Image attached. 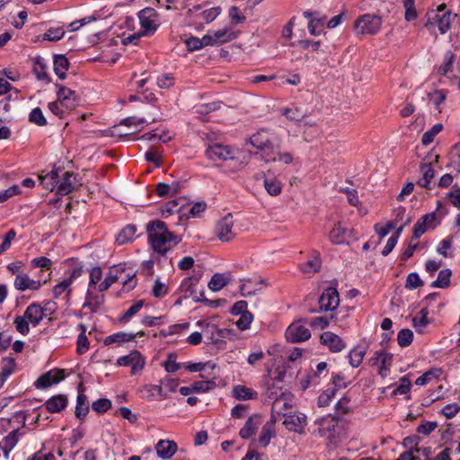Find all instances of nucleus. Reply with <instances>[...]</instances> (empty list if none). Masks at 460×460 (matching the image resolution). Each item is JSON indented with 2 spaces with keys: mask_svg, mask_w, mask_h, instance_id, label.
I'll return each instance as SVG.
<instances>
[{
  "mask_svg": "<svg viewBox=\"0 0 460 460\" xmlns=\"http://www.w3.org/2000/svg\"><path fill=\"white\" fill-rule=\"evenodd\" d=\"M16 289L24 291L26 289L38 290L40 287L39 280L31 279L27 274H17L13 283Z\"/></svg>",
  "mask_w": 460,
  "mask_h": 460,
  "instance_id": "nucleus-22",
  "label": "nucleus"
},
{
  "mask_svg": "<svg viewBox=\"0 0 460 460\" xmlns=\"http://www.w3.org/2000/svg\"><path fill=\"white\" fill-rule=\"evenodd\" d=\"M366 353H367V349L363 346L358 345V346L353 348L348 355V358H349L350 366L352 367H359L363 361V358H364Z\"/></svg>",
  "mask_w": 460,
  "mask_h": 460,
  "instance_id": "nucleus-31",
  "label": "nucleus"
},
{
  "mask_svg": "<svg viewBox=\"0 0 460 460\" xmlns=\"http://www.w3.org/2000/svg\"><path fill=\"white\" fill-rule=\"evenodd\" d=\"M75 176L73 172H64L59 180L57 188V193L59 195H68L75 190Z\"/></svg>",
  "mask_w": 460,
  "mask_h": 460,
  "instance_id": "nucleus-21",
  "label": "nucleus"
},
{
  "mask_svg": "<svg viewBox=\"0 0 460 460\" xmlns=\"http://www.w3.org/2000/svg\"><path fill=\"white\" fill-rule=\"evenodd\" d=\"M205 154L209 160L226 161L234 160L238 155V150L230 146L217 143L210 145Z\"/></svg>",
  "mask_w": 460,
  "mask_h": 460,
  "instance_id": "nucleus-7",
  "label": "nucleus"
},
{
  "mask_svg": "<svg viewBox=\"0 0 460 460\" xmlns=\"http://www.w3.org/2000/svg\"><path fill=\"white\" fill-rule=\"evenodd\" d=\"M64 378V375L60 370L49 371L41 375L35 382V386L40 389L47 388L54 384L58 383Z\"/></svg>",
  "mask_w": 460,
  "mask_h": 460,
  "instance_id": "nucleus-20",
  "label": "nucleus"
},
{
  "mask_svg": "<svg viewBox=\"0 0 460 460\" xmlns=\"http://www.w3.org/2000/svg\"><path fill=\"white\" fill-rule=\"evenodd\" d=\"M264 286V280H260L258 282L247 281L240 286L241 295L243 296H249L254 295L257 291L261 290Z\"/></svg>",
  "mask_w": 460,
  "mask_h": 460,
  "instance_id": "nucleus-41",
  "label": "nucleus"
},
{
  "mask_svg": "<svg viewBox=\"0 0 460 460\" xmlns=\"http://www.w3.org/2000/svg\"><path fill=\"white\" fill-rule=\"evenodd\" d=\"M234 219L231 214L224 217L217 226V236L222 242H229L234 237Z\"/></svg>",
  "mask_w": 460,
  "mask_h": 460,
  "instance_id": "nucleus-16",
  "label": "nucleus"
},
{
  "mask_svg": "<svg viewBox=\"0 0 460 460\" xmlns=\"http://www.w3.org/2000/svg\"><path fill=\"white\" fill-rule=\"evenodd\" d=\"M58 100L65 108L73 109L76 105V94L74 91L65 86H60L58 91Z\"/></svg>",
  "mask_w": 460,
  "mask_h": 460,
  "instance_id": "nucleus-23",
  "label": "nucleus"
},
{
  "mask_svg": "<svg viewBox=\"0 0 460 460\" xmlns=\"http://www.w3.org/2000/svg\"><path fill=\"white\" fill-rule=\"evenodd\" d=\"M4 366L0 371V389L13 371L14 361L13 358H4Z\"/></svg>",
  "mask_w": 460,
  "mask_h": 460,
  "instance_id": "nucleus-42",
  "label": "nucleus"
},
{
  "mask_svg": "<svg viewBox=\"0 0 460 460\" xmlns=\"http://www.w3.org/2000/svg\"><path fill=\"white\" fill-rule=\"evenodd\" d=\"M315 16L311 19L308 22V31L311 35H320L323 31L325 16L321 15L318 12H315Z\"/></svg>",
  "mask_w": 460,
  "mask_h": 460,
  "instance_id": "nucleus-32",
  "label": "nucleus"
},
{
  "mask_svg": "<svg viewBox=\"0 0 460 460\" xmlns=\"http://www.w3.org/2000/svg\"><path fill=\"white\" fill-rule=\"evenodd\" d=\"M413 333L410 329H402L398 332L397 341L401 347H407L412 342Z\"/></svg>",
  "mask_w": 460,
  "mask_h": 460,
  "instance_id": "nucleus-53",
  "label": "nucleus"
},
{
  "mask_svg": "<svg viewBox=\"0 0 460 460\" xmlns=\"http://www.w3.org/2000/svg\"><path fill=\"white\" fill-rule=\"evenodd\" d=\"M275 420L271 419L267 421L261 428V431L259 437V443L261 447H266L272 438L275 437Z\"/></svg>",
  "mask_w": 460,
  "mask_h": 460,
  "instance_id": "nucleus-28",
  "label": "nucleus"
},
{
  "mask_svg": "<svg viewBox=\"0 0 460 460\" xmlns=\"http://www.w3.org/2000/svg\"><path fill=\"white\" fill-rule=\"evenodd\" d=\"M141 28L144 30L141 32L144 36H148L154 33L157 29V14L153 8H145L138 13Z\"/></svg>",
  "mask_w": 460,
  "mask_h": 460,
  "instance_id": "nucleus-10",
  "label": "nucleus"
},
{
  "mask_svg": "<svg viewBox=\"0 0 460 460\" xmlns=\"http://www.w3.org/2000/svg\"><path fill=\"white\" fill-rule=\"evenodd\" d=\"M21 434L19 429L13 430L3 439V452L5 458H8L9 453L15 447L19 441Z\"/></svg>",
  "mask_w": 460,
  "mask_h": 460,
  "instance_id": "nucleus-29",
  "label": "nucleus"
},
{
  "mask_svg": "<svg viewBox=\"0 0 460 460\" xmlns=\"http://www.w3.org/2000/svg\"><path fill=\"white\" fill-rule=\"evenodd\" d=\"M221 13V9L219 7H212L207 9L198 14V16L206 23H209L213 22Z\"/></svg>",
  "mask_w": 460,
  "mask_h": 460,
  "instance_id": "nucleus-52",
  "label": "nucleus"
},
{
  "mask_svg": "<svg viewBox=\"0 0 460 460\" xmlns=\"http://www.w3.org/2000/svg\"><path fill=\"white\" fill-rule=\"evenodd\" d=\"M382 19L376 14H363L354 22V29L358 35H373L379 31Z\"/></svg>",
  "mask_w": 460,
  "mask_h": 460,
  "instance_id": "nucleus-6",
  "label": "nucleus"
},
{
  "mask_svg": "<svg viewBox=\"0 0 460 460\" xmlns=\"http://www.w3.org/2000/svg\"><path fill=\"white\" fill-rule=\"evenodd\" d=\"M53 65L56 75L60 79H64L66 77V72L69 66L67 58L63 55L55 56Z\"/></svg>",
  "mask_w": 460,
  "mask_h": 460,
  "instance_id": "nucleus-33",
  "label": "nucleus"
},
{
  "mask_svg": "<svg viewBox=\"0 0 460 460\" xmlns=\"http://www.w3.org/2000/svg\"><path fill=\"white\" fill-rule=\"evenodd\" d=\"M289 407H291L289 395L286 394H281L274 400L272 404V409L277 411H281L283 408Z\"/></svg>",
  "mask_w": 460,
  "mask_h": 460,
  "instance_id": "nucleus-51",
  "label": "nucleus"
},
{
  "mask_svg": "<svg viewBox=\"0 0 460 460\" xmlns=\"http://www.w3.org/2000/svg\"><path fill=\"white\" fill-rule=\"evenodd\" d=\"M168 293V288L160 279H156L152 288V295L155 297H164Z\"/></svg>",
  "mask_w": 460,
  "mask_h": 460,
  "instance_id": "nucleus-60",
  "label": "nucleus"
},
{
  "mask_svg": "<svg viewBox=\"0 0 460 460\" xmlns=\"http://www.w3.org/2000/svg\"><path fill=\"white\" fill-rule=\"evenodd\" d=\"M443 125L441 123L435 124L429 130L426 131L421 138L423 145L427 146L433 142L434 137L442 131Z\"/></svg>",
  "mask_w": 460,
  "mask_h": 460,
  "instance_id": "nucleus-48",
  "label": "nucleus"
},
{
  "mask_svg": "<svg viewBox=\"0 0 460 460\" xmlns=\"http://www.w3.org/2000/svg\"><path fill=\"white\" fill-rule=\"evenodd\" d=\"M59 169H53L44 176H40L41 184L45 189L53 190L59 181Z\"/></svg>",
  "mask_w": 460,
  "mask_h": 460,
  "instance_id": "nucleus-35",
  "label": "nucleus"
},
{
  "mask_svg": "<svg viewBox=\"0 0 460 460\" xmlns=\"http://www.w3.org/2000/svg\"><path fill=\"white\" fill-rule=\"evenodd\" d=\"M29 121L39 126L43 127L47 125V119L40 108H34L29 114Z\"/></svg>",
  "mask_w": 460,
  "mask_h": 460,
  "instance_id": "nucleus-50",
  "label": "nucleus"
},
{
  "mask_svg": "<svg viewBox=\"0 0 460 460\" xmlns=\"http://www.w3.org/2000/svg\"><path fill=\"white\" fill-rule=\"evenodd\" d=\"M379 366H378V373L382 376H386L390 372V367L393 361V355L387 352L383 351V353H379Z\"/></svg>",
  "mask_w": 460,
  "mask_h": 460,
  "instance_id": "nucleus-40",
  "label": "nucleus"
},
{
  "mask_svg": "<svg viewBox=\"0 0 460 460\" xmlns=\"http://www.w3.org/2000/svg\"><path fill=\"white\" fill-rule=\"evenodd\" d=\"M204 40H205V35L201 39L197 38V37H190V38L187 39L185 40V44H186L188 50L196 51V50L202 49L203 47H207L208 45L205 44V41H203Z\"/></svg>",
  "mask_w": 460,
  "mask_h": 460,
  "instance_id": "nucleus-54",
  "label": "nucleus"
},
{
  "mask_svg": "<svg viewBox=\"0 0 460 460\" xmlns=\"http://www.w3.org/2000/svg\"><path fill=\"white\" fill-rule=\"evenodd\" d=\"M65 35V31L62 27L49 28L42 36L44 40L58 41Z\"/></svg>",
  "mask_w": 460,
  "mask_h": 460,
  "instance_id": "nucleus-49",
  "label": "nucleus"
},
{
  "mask_svg": "<svg viewBox=\"0 0 460 460\" xmlns=\"http://www.w3.org/2000/svg\"><path fill=\"white\" fill-rule=\"evenodd\" d=\"M311 337V332L300 322L291 323L286 330V338L292 343H297L307 341Z\"/></svg>",
  "mask_w": 460,
  "mask_h": 460,
  "instance_id": "nucleus-11",
  "label": "nucleus"
},
{
  "mask_svg": "<svg viewBox=\"0 0 460 460\" xmlns=\"http://www.w3.org/2000/svg\"><path fill=\"white\" fill-rule=\"evenodd\" d=\"M233 396L237 400H250L257 396V393L244 385H235L232 390Z\"/></svg>",
  "mask_w": 460,
  "mask_h": 460,
  "instance_id": "nucleus-36",
  "label": "nucleus"
},
{
  "mask_svg": "<svg viewBox=\"0 0 460 460\" xmlns=\"http://www.w3.org/2000/svg\"><path fill=\"white\" fill-rule=\"evenodd\" d=\"M440 374H441V369H439V368H433V369L428 370L427 372H425L423 375H421L420 376H419L416 379L415 384L420 386L425 385L431 380L438 379L439 377Z\"/></svg>",
  "mask_w": 460,
  "mask_h": 460,
  "instance_id": "nucleus-43",
  "label": "nucleus"
},
{
  "mask_svg": "<svg viewBox=\"0 0 460 460\" xmlns=\"http://www.w3.org/2000/svg\"><path fill=\"white\" fill-rule=\"evenodd\" d=\"M264 187L271 196H278L281 192V183L275 178L266 177L264 179Z\"/></svg>",
  "mask_w": 460,
  "mask_h": 460,
  "instance_id": "nucleus-45",
  "label": "nucleus"
},
{
  "mask_svg": "<svg viewBox=\"0 0 460 460\" xmlns=\"http://www.w3.org/2000/svg\"><path fill=\"white\" fill-rule=\"evenodd\" d=\"M135 338H136V335L134 333H127V332H116V333L107 336L104 339L103 343H104V345H111L113 343L121 344V343L132 341H134Z\"/></svg>",
  "mask_w": 460,
  "mask_h": 460,
  "instance_id": "nucleus-30",
  "label": "nucleus"
},
{
  "mask_svg": "<svg viewBox=\"0 0 460 460\" xmlns=\"http://www.w3.org/2000/svg\"><path fill=\"white\" fill-rule=\"evenodd\" d=\"M352 233L351 230L346 229L339 223L334 226L329 234V239L332 243L341 244L347 242L348 237Z\"/></svg>",
  "mask_w": 460,
  "mask_h": 460,
  "instance_id": "nucleus-26",
  "label": "nucleus"
},
{
  "mask_svg": "<svg viewBox=\"0 0 460 460\" xmlns=\"http://www.w3.org/2000/svg\"><path fill=\"white\" fill-rule=\"evenodd\" d=\"M320 311H333L340 303L339 293L334 288H327L319 297Z\"/></svg>",
  "mask_w": 460,
  "mask_h": 460,
  "instance_id": "nucleus-12",
  "label": "nucleus"
},
{
  "mask_svg": "<svg viewBox=\"0 0 460 460\" xmlns=\"http://www.w3.org/2000/svg\"><path fill=\"white\" fill-rule=\"evenodd\" d=\"M144 305V300H138L125 312L123 316L120 318V321L128 322L132 316H134L137 313H138L141 310Z\"/></svg>",
  "mask_w": 460,
  "mask_h": 460,
  "instance_id": "nucleus-58",
  "label": "nucleus"
},
{
  "mask_svg": "<svg viewBox=\"0 0 460 460\" xmlns=\"http://www.w3.org/2000/svg\"><path fill=\"white\" fill-rule=\"evenodd\" d=\"M450 165L460 172V141L452 146L449 152Z\"/></svg>",
  "mask_w": 460,
  "mask_h": 460,
  "instance_id": "nucleus-47",
  "label": "nucleus"
},
{
  "mask_svg": "<svg viewBox=\"0 0 460 460\" xmlns=\"http://www.w3.org/2000/svg\"><path fill=\"white\" fill-rule=\"evenodd\" d=\"M283 424L289 431L302 434L305 432L306 426V416L301 412L292 414L284 413Z\"/></svg>",
  "mask_w": 460,
  "mask_h": 460,
  "instance_id": "nucleus-15",
  "label": "nucleus"
},
{
  "mask_svg": "<svg viewBox=\"0 0 460 460\" xmlns=\"http://www.w3.org/2000/svg\"><path fill=\"white\" fill-rule=\"evenodd\" d=\"M451 274V270L448 269L440 270L437 279L431 283V287L439 288L447 287L450 282Z\"/></svg>",
  "mask_w": 460,
  "mask_h": 460,
  "instance_id": "nucleus-44",
  "label": "nucleus"
},
{
  "mask_svg": "<svg viewBox=\"0 0 460 460\" xmlns=\"http://www.w3.org/2000/svg\"><path fill=\"white\" fill-rule=\"evenodd\" d=\"M122 282L126 291L132 290L137 285L135 274L126 273L125 266L119 264L112 266L104 280L98 286L99 292L106 291L113 283Z\"/></svg>",
  "mask_w": 460,
  "mask_h": 460,
  "instance_id": "nucleus-3",
  "label": "nucleus"
},
{
  "mask_svg": "<svg viewBox=\"0 0 460 460\" xmlns=\"http://www.w3.org/2000/svg\"><path fill=\"white\" fill-rule=\"evenodd\" d=\"M67 405V398L63 394L52 396L45 402L46 410L49 412H60Z\"/></svg>",
  "mask_w": 460,
  "mask_h": 460,
  "instance_id": "nucleus-27",
  "label": "nucleus"
},
{
  "mask_svg": "<svg viewBox=\"0 0 460 460\" xmlns=\"http://www.w3.org/2000/svg\"><path fill=\"white\" fill-rule=\"evenodd\" d=\"M156 191L159 196L164 197L166 195H174L177 192V185H169L164 182H160L156 186Z\"/></svg>",
  "mask_w": 460,
  "mask_h": 460,
  "instance_id": "nucleus-57",
  "label": "nucleus"
},
{
  "mask_svg": "<svg viewBox=\"0 0 460 460\" xmlns=\"http://www.w3.org/2000/svg\"><path fill=\"white\" fill-rule=\"evenodd\" d=\"M104 304L103 295H95L92 292V288L87 289L84 308H88L92 313H97Z\"/></svg>",
  "mask_w": 460,
  "mask_h": 460,
  "instance_id": "nucleus-25",
  "label": "nucleus"
},
{
  "mask_svg": "<svg viewBox=\"0 0 460 460\" xmlns=\"http://www.w3.org/2000/svg\"><path fill=\"white\" fill-rule=\"evenodd\" d=\"M338 423V419L331 415L318 419L315 421V424L318 425V435L327 438H334Z\"/></svg>",
  "mask_w": 460,
  "mask_h": 460,
  "instance_id": "nucleus-13",
  "label": "nucleus"
},
{
  "mask_svg": "<svg viewBox=\"0 0 460 460\" xmlns=\"http://www.w3.org/2000/svg\"><path fill=\"white\" fill-rule=\"evenodd\" d=\"M178 446L172 440L161 439L155 445L157 456L164 460L170 459L177 451Z\"/></svg>",
  "mask_w": 460,
  "mask_h": 460,
  "instance_id": "nucleus-19",
  "label": "nucleus"
},
{
  "mask_svg": "<svg viewBox=\"0 0 460 460\" xmlns=\"http://www.w3.org/2000/svg\"><path fill=\"white\" fill-rule=\"evenodd\" d=\"M420 172L422 177L418 181V184L423 188L430 189L429 184L434 178V170L430 164H425L420 166Z\"/></svg>",
  "mask_w": 460,
  "mask_h": 460,
  "instance_id": "nucleus-38",
  "label": "nucleus"
},
{
  "mask_svg": "<svg viewBox=\"0 0 460 460\" xmlns=\"http://www.w3.org/2000/svg\"><path fill=\"white\" fill-rule=\"evenodd\" d=\"M252 318V314L250 312H243L236 321V326L240 330H246L250 327Z\"/></svg>",
  "mask_w": 460,
  "mask_h": 460,
  "instance_id": "nucleus-63",
  "label": "nucleus"
},
{
  "mask_svg": "<svg viewBox=\"0 0 460 460\" xmlns=\"http://www.w3.org/2000/svg\"><path fill=\"white\" fill-rule=\"evenodd\" d=\"M111 407V402L109 399L102 398L93 402L92 408L98 413H104Z\"/></svg>",
  "mask_w": 460,
  "mask_h": 460,
  "instance_id": "nucleus-56",
  "label": "nucleus"
},
{
  "mask_svg": "<svg viewBox=\"0 0 460 460\" xmlns=\"http://www.w3.org/2000/svg\"><path fill=\"white\" fill-rule=\"evenodd\" d=\"M88 411L89 404L87 402V397L84 394V387L83 384H80L78 386V395L76 398L75 416L78 419H84Z\"/></svg>",
  "mask_w": 460,
  "mask_h": 460,
  "instance_id": "nucleus-24",
  "label": "nucleus"
},
{
  "mask_svg": "<svg viewBox=\"0 0 460 460\" xmlns=\"http://www.w3.org/2000/svg\"><path fill=\"white\" fill-rule=\"evenodd\" d=\"M261 424V416L260 414H253L250 416L245 421L244 426L239 431L240 437L243 439L250 438L255 435Z\"/></svg>",
  "mask_w": 460,
  "mask_h": 460,
  "instance_id": "nucleus-18",
  "label": "nucleus"
},
{
  "mask_svg": "<svg viewBox=\"0 0 460 460\" xmlns=\"http://www.w3.org/2000/svg\"><path fill=\"white\" fill-rule=\"evenodd\" d=\"M236 38V33L229 28H224L205 35L206 45L214 46L229 42Z\"/></svg>",
  "mask_w": 460,
  "mask_h": 460,
  "instance_id": "nucleus-14",
  "label": "nucleus"
},
{
  "mask_svg": "<svg viewBox=\"0 0 460 460\" xmlns=\"http://www.w3.org/2000/svg\"><path fill=\"white\" fill-rule=\"evenodd\" d=\"M148 241L153 250L160 254H165L170 249L181 242V238L170 232L164 222L152 221L147 224Z\"/></svg>",
  "mask_w": 460,
  "mask_h": 460,
  "instance_id": "nucleus-1",
  "label": "nucleus"
},
{
  "mask_svg": "<svg viewBox=\"0 0 460 460\" xmlns=\"http://www.w3.org/2000/svg\"><path fill=\"white\" fill-rule=\"evenodd\" d=\"M460 411V406L457 403L447 404L443 407L440 413L443 414L447 419L454 418Z\"/></svg>",
  "mask_w": 460,
  "mask_h": 460,
  "instance_id": "nucleus-64",
  "label": "nucleus"
},
{
  "mask_svg": "<svg viewBox=\"0 0 460 460\" xmlns=\"http://www.w3.org/2000/svg\"><path fill=\"white\" fill-rule=\"evenodd\" d=\"M230 275L227 274H220L216 273L212 276L210 281L208 282V288L212 291H218L222 289L230 280Z\"/></svg>",
  "mask_w": 460,
  "mask_h": 460,
  "instance_id": "nucleus-37",
  "label": "nucleus"
},
{
  "mask_svg": "<svg viewBox=\"0 0 460 460\" xmlns=\"http://www.w3.org/2000/svg\"><path fill=\"white\" fill-rule=\"evenodd\" d=\"M137 227L134 225H128L125 226L118 234L116 243L119 245H123L128 242H131L136 235Z\"/></svg>",
  "mask_w": 460,
  "mask_h": 460,
  "instance_id": "nucleus-34",
  "label": "nucleus"
},
{
  "mask_svg": "<svg viewBox=\"0 0 460 460\" xmlns=\"http://www.w3.org/2000/svg\"><path fill=\"white\" fill-rule=\"evenodd\" d=\"M250 144L258 151L256 155L265 163L277 161V155L280 149V140L276 133L270 130L261 129L250 137Z\"/></svg>",
  "mask_w": 460,
  "mask_h": 460,
  "instance_id": "nucleus-2",
  "label": "nucleus"
},
{
  "mask_svg": "<svg viewBox=\"0 0 460 460\" xmlns=\"http://www.w3.org/2000/svg\"><path fill=\"white\" fill-rule=\"evenodd\" d=\"M83 272H84V270H83L82 266H77V267L74 268L67 278L64 279L61 282H59L53 288L54 298H58L63 294H66L68 296L72 291V289L70 288L72 283L76 279L81 277Z\"/></svg>",
  "mask_w": 460,
  "mask_h": 460,
  "instance_id": "nucleus-9",
  "label": "nucleus"
},
{
  "mask_svg": "<svg viewBox=\"0 0 460 460\" xmlns=\"http://www.w3.org/2000/svg\"><path fill=\"white\" fill-rule=\"evenodd\" d=\"M456 15L452 12L438 13V11H428L424 27L430 32L435 33L436 28L441 34H445L450 29L451 23Z\"/></svg>",
  "mask_w": 460,
  "mask_h": 460,
  "instance_id": "nucleus-5",
  "label": "nucleus"
},
{
  "mask_svg": "<svg viewBox=\"0 0 460 460\" xmlns=\"http://www.w3.org/2000/svg\"><path fill=\"white\" fill-rule=\"evenodd\" d=\"M44 316L45 309L39 303H32L26 308L23 315H17L14 318L13 323L18 332L27 335L30 332L29 324L36 327Z\"/></svg>",
  "mask_w": 460,
  "mask_h": 460,
  "instance_id": "nucleus-4",
  "label": "nucleus"
},
{
  "mask_svg": "<svg viewBox=\"0 0 460 460\" xmlns=\"http://www.w3.org/2000/svg\"><path fill=\"white\" fill-rule=\"evenodd\" d=\"M33 70L39 80H46L48 83L49 82L47 67L40 60H36Z\"/></svg>",
  "mask_w": 460,
  "mask_h": 460,
  "instance_id": "nucleus-61",
  "label": "nucleus"
},
{
  "mask_svg": "<svg viewBox=\"0 0 460 460\" xmlns=\"http://www.w3.org/2000/svg\"><path fill=\"white\" fill-rule=\"evenodd\" d=\"M423 285V281L416 272H411L407 276L405 288L412 290Z\"/></svg>",
  "mask_w": 460,
  "mask_h": 460,
  "instance_id": "nucleus-55",
  "label": "nucleus"
},
{
  "mask_svg": "<svg viewBox=\"0 0 460 460\" xmlns=\"http://www.w3.org/2000/svg\"><path fill=\"white\" fill-rule=\"evenodd\" d=\"M321 342L332 352H340L346 347L341 338L332 332H324L321 335Z\"/></svg>",
  "mask_w": 460,
  "mask_h": 460,
  "instance_id": "nucleus-17",
  "label": "nucleus"
},
{
  "mask_svg": "<svg viewBox=\"0 0 460 460\" xmlns=\"http://www.w3.org/2000/svg\"><path fill=\"white\" fill-rule=\"evenodd\" d=\"M428 310L423 308L420 312V316H415L412 319L414 328L418 332H422L423 329L428 325Z\"/></svg>",
  "mask_w": 460,
  "mask_h": 460,
  "instance_id": "nucleus-46",
  "label": "nucleus"
},
{
  "mask_svg": "<svg viewBox=\"0 0 460 460\" xmlns=\"http://www.w3.org/2000/svg\"><path fill=\"white\" fill-rule=\"evenodd\" d=\"M399 385L393 391V394H406L410 392L411 382L407 376H402Z\"/></svg>",
  "mask_w": 460,
  "mask_h": 460,
  "instance_id": "nucleus-59",
  "label": "nucleus"
},
{
  "mask_svg": "<svg viewBox=\"0 0 460 460\" xmlns=\"http://www.w3.org/2000/svg\"><path fill=\"white\" fill-rule=\"evenodd\" d=\"M176 356L172 353L169 354L167 360L164 363V367L168 373H174L180 369L181 365L176 362Z\"/></svg>",
  "mask_w": 460,
  "mask_h": 460,
  "instance_id": "nucleus-62",
  "label": "nucleus"
},
{
  "mask_svg": "<svg viewBox=\"0 0 460 460\" xmlns=\"http://www.w3.org/2000/svg\"><path fill=\"white\" fill-rule=\"evenodd\" d=\"M117 365L130 367L131 374L137 375L145 367L146 360L138 350H132L128 355L119 358Z\"/></svg>",
  "mask_w": 460,
  "mask_h": 460,
  "instance_id": "nucleus-8",
  "label": "nucleus"
},
{
  "mask_svg": "<svg viewBox=\"0 0 460 460\" xmlns=\"http://www.w3.org/2000/svg\"><path fill=\"white\" fill-rule=\"evenodd\" d=\"M78 330L80 333L77 337V352L79 354H84L89 349V341L85 335L86 326L84 323L78 324Z\"/></svg>",
  "mask_w": 460,
  "mask_h": 460,
  "instance_id": "nucleus-39",
  "label": "nucleus"
}]
</instances>
